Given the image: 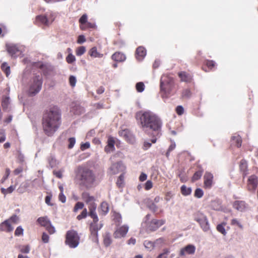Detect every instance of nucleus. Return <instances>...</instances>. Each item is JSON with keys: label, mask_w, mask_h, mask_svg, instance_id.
<instances>
[{"label": "nucleus", "mask_w": 258, "mask_h": 258, "mask_svg": "<svg viewBox=\"0 0 258 258\" xmlns=\"http://www.w3.org/2000/svg\"><path fill=\"white\" fill-rule=\"evenodd\" d=\"M137 117L143 130L158 136L161 131L162 123L160 118L154 112L150 111H142L137 114Z\"/></svg>", "instance_id": "obj_1"}, {"label": "nucleus", "mask_w": 258, "mask_h": 258, "mask_svg": "<svg viewBox=\"0 0 258 258\" xmlns=\"http://www.w3.org/2000/svg\"><path fill=\"white\" fill-rule=\"evenodd\" d=\"M61 123V112L56 106H50L45 112L42 125L44 131L48 136L52 135L58 128Z\"/></svg>", "instance_id": "obj_2"}, {"label": "nucleus", "mask_w": 258, "mask_h": 258, "mask_svg": "<svg viewBox=\"0 0 258 258\" xmlns=\"http://www.w3.org/2000/svg\"><path fill=\"white\" fill-rule=\"evenodd\" d=\"M96 208L97 205L90 206L88 207V214L89 216L93 219V222L90 225V238L93 242L98 244L99 243L98 232L102 228L103 224L101 223H98L99 219L96 212Z\"/></svg>", "instance_id": "obj_3"}, {"label": "nucleus", "mask_w": 258, "mask_h": 258, "mask_svg": "<svg viewBox=\"0 0 258 258\" xmlns=\"http://www.w3.org/2000/svg\"><path fill=\"white\" fill-rule=\"evenodd\" d=\"M77 177L86 187H91L95 181V176L90 169L79 166L77 169Z\"/></svg>", "instance_id": "obj_4"}, {"label": "nucleus", "mask_w": 258, "mask_h": 258, "mask_svg": "<svg viewBox=\"0 0 258 258\" xmlns=\"http://www.w3.org/2000/svg\"><path fill=\"white\" fill-rule=\"evenodd\" d=\"M42 85V77L41 75L34 76L30 80L28 94L30 96H35L40 92Z\"/></svg>", "instance_id": "obj_5"}, {"label": "nucleus", "mask_w": 258, "mask_h": 258, "mask_svg": "<svg viewBox=\"0 0 258 258\" xmlns=\"http://www.w3.org/2000/svg\"><path fill=\"white\" fill-rule=\"evenodd\" d=\"M80 242V237L75 230L68 231L66 234V243L71 248H76Z\"/></svg>", "instance_id": "obj_6"}, {"label": "nucleus", "mask_w": 258, "mask_h": 258, "mask_svg": "<svg viewBox=\"0 0 258 258\" xmlns=\"http://www.w3.org/2000/svg\"><path fill=\"white\" fill-rule=\"evenodd\" d=\"M6 48L8 53L14 58L20 56L23 52L21 47L12 43L7 44Z\"/></svg>", "instance_id": "obj_7"}, {"label": "nucleus", "mask_w": 258, "mask_h": 258, "mask_svg": "<svg viewBox=\"0 0 258 258\" xmlns=\"http://www.w3.org/2000/svg\"><path fill=\"white\" fill-rule=\"evenodd\" d=\"M195 220L199 223L204 231L207 232L209 230L210 225L208 219L203 214L200 212L197 213L195 215Z\"/></svg>", "instance_id": "obj_8"}, {"label": "nucleus", "mask_w": 258, "mask_h": 258, "mask_svg": "<svg viewBox=\"0 0 258 258\" xmlns=\"http://www.w3.org/2000/svg\"><path fill=\"white\" fill-rule=\"evenodd\" d=\"M173 83V78L168 75H163L160 80V88L162 91H168Z\"/></svg>", "instance_id": "obj_9"}, {"label": "nucleus", "mask_w": 258, "mask_h": 258, "mask_svg": "<svg viewBox=\"0 0 258 258\" xmlns=\"http://www.w3.org/2000/svg\"><path fill=\"white\" fill-rule=\"evenodd\" d=\"M128 231V226L123 225L117 228L113 233V236L115 238L119 239L124 237L126 235Z\"/></svg>", "instance_id": "obj_10"}, {"label": "nucleus", "mask_w": 258, "mask_h": 258, "mask_svg": "<svg viewBox=\"0 0 258 258\" xmlns=\"http://www.w3.org/2000/svg\"><path fill=\"white\" fill-rule=\"evenodd\" d=\"M234 209L240 212H244L248 209V205L243 201H235L232 204Z\"/></svg>", "instance_id": "obj_11"}, {"label": "nucleus", "mask_w": 258, "mask_h": 258, "mask_svg": "<svg viewBox=\"0 0 258 258\" xmlns=\"http://www.w3.org/2000/svg\"><path fill=\"white\" fill-rule=\"evenodd\" d=\"M196 247L192 244H188L182 248L179 252V255L184 256L186 254H194L196 251Z\"/></svg>", "instance_id": "obj_12"}, {"label": "nucleus", "mask_w": 258, "mask_h": 258, "mask_svg": "<svg viewBox=\"0 0 258 258\" xmlns=\"http://www.w3.org/2000/svg\"><path fill=\"white\" fill-rule=\"evenodd\" d=\"M257 177L255 175H252L249 176L247 181L248 189L249 191H254L257 187Z\"/></svg>", "instance_id": "obj_13"}, {"label": "nucleus", "mask_w": 258, "mask_h": 258, "mask_svg": "<svg viewBox=\"0 0 258 258\" xmlns=\"http://www.w3.org/2000/svg\"><path fill=\"white\" fill-rule=\"evenodd\" d=\"M125 167L121 162L113 164L110 167V171L112 174H115L124 170Z\"/></svg>", "instance_id": "obj_14"}, {"label": "nucleus", "mask_w": 258, "mask_h": 258, "mask_svg": "<svg viewBox=\"0 0 258 258\" xmlns=\"http://www.w3.org/2000/svg\"><path fill=\"white\" fill-rule=\"evenodd\" d=\"M165 221L163 220L153 219L150 223L148 229L151 231H155L163 225Z\"/></svg>", "instance_id": "obj_15"}, {"label": "nucleus", "mask_w": 258, "mask_h": 258, "mask_svg": "<svg viewBox=\"0 0 258 258\" xmlns=\"http://www.w3.org/2000/svg\"><path fill=\"white\" fill-rule=\"evenodd\" d=\"M14 227L7 219L0 224V231L7 233L13 231Z\"/></svg>", "instance_id": "obj_16"}, {"label": "nucleus", "mask_w": 258, "mask_h": 258, "mask_svg": "<svg viewBox=\"0 0 258 258\" xmlns=\"http://www.w3.org/2000/svg\"><path fill=\"white\" fill-rule=\"evenodd\" d=\"M82 199L88 205V207L90 206H96L97 204L95 203V198L93 196H91L87 192H83L82 195Z\"/></svg>", "instance_id": "obj_17"}, {"label": "nucleus", "mask_w": 258, "mask_h": 258, "mask_svg": "<svg viewBox=\"0 0 258 258\" xmlns=\"http://www.w3.org/2000/svg\"><path fill=\"white\" fill-rule=\"evenodd\" d=\"M204 185L206 188H210L213 183V176L210 172H206L204 176Z\"/></svg>", "instance_id": "obj_18"}, {"label": "nucleus", "mask_w": 258, "mask_h": 258, "mask_svg": "<svg viewBox=\"0 0 258 258\" xmlns=\"http://www.w3.org/2000/svg\"><path fill=\"white\" fill-rule=\"evenodd\" d=\"M115 141L112 137H109L107 140V144L104 148L105 151L107 153L113 152L114 149Z\"/></svg>", "instance_id": "obj_19"}, {"label": "nucleus", "mask_w": 258, "mask_h": 258, "mask_svg": "<svg viewBox=\"0 0 258 258\" xmlns=\"http://www.w3.org/2000/svg\"><path fill=\"white\" fill-rule=\"evenodd\" d=\"M146 55V50L144 47L140 46L137 48L136 50V58L138 60H142Z\"/></svg>", "instance_id": "obj_20"}, {"label": "nucleus", "mask_w": 258, "mask_h": 258, "mask_svg": "<svg viewBox=\"0 0 258 258\" xmlns=\"http://www.w3.org/2000/svg\"><path fill=\"white\" fill-rule=\"evenodd\" d=\"M155 247L161 248L164 246L167 245V241L166 238L161 237L154 241Z\"/></svg>", "instance_id": "obj_21"}, {"label": "nucleus", "mask_w": 258, "mask_h": 258, "mask_svg": "<svg viewBox=\"0 0 258 258\" xmlns=\"http://www.w3.org/2000/svg\"><path fill=\"white\" fill-rule=\"evenodd\" d=\"M36 23L38 24H43L48 26L47 17L45 16L39 15L36 18Z\"/></svg>", "instance_id": "obj_22"}, {"label": "nucleus", "mask_w": 258, "mask_h": 258, "mask_svg": "<svg viewBox=\"0 0 258 258\" xmlns=\"http://www.w3.org/2000/svg\"><path fill=\"white\" fill-rule=\"evenodd\" d=\"M112 59L116 61H123L126 57L124 54L120 52H115L112 55Z\"/></svg>", "instance_id": "obj_23"}, {"label": "nucleus", "mask_w": 258, "mask_h": 258, "mask_svg": "<svg viewBox=\"0 0 258 258\" xmlns=\"http://www.w3.org/2000/svg\"><path fill=\"white\" fill-rule=\"evenodd\" d=\"M100 213L101 214L105 215L109 211V205L106 202L101 203L99 208Z\"/></svg>", "instance_id": "obj_24"}, {"label": "nucleus", "mask_w": 258, "mask_h": 258, "mask_svg": "<svg viewBox=\"0 0 258 258\" xmlns=\"http://www.w3.org/2000/svg\"><path fill=\"white\" fill-rule=\"evenodd\" d=\"M178 75L182 81L189 82L192 79L191 76L184 72L179 73Z\"/></svg>", "instance_id": "obj_25"}, {"label": "nucleus", "mask_w": 258, "mask_h": 258, "mask_svg": "<svg viewBox=\"0 0 258 258\" xmlns=\"http://www.w3.org/2000/svg\"><path fill=\"white\" fill-rule=\"evenodd\" d=\"M37 222L42 226L45 228L51 223L47 217H41L37 219Z\"/></svg>", "instance_id": "obj_26"}, {"label": "nucleus", "mask_w": 258, "mask_h": 258, "mask_svg": "<svg viewBox=\"0 0 258 258\" xmlns=\"http://www.w3.org/2000/svg\"><path fill=\"white\" fill-rule=\"evenodd\" d=\"M89 55L93 57L101 58L103 56V54L100 53L97 51L96 47H92L89 51Z\"/></svg>", "instance_id": "obj_27"}, {"label": "nucleus", "mask_w": 258, "mask_h": 258, "mask_svg": "<svg viewBox=\"0 0 258 258\" xmlns=\"http://www.w3.org/2000/svg\"><path fill=\"white\" fill-rule=\"evenodd\" d=\"M48 163L51 168L57 167L60 162L57 160L54 157L51 156L48 159Z\"/></svg>", "instance_id": "obj_28"}, {"label": "nucleus", "mask_w": 258, "mask_h": 258, "mask_svg": "<svg viewBox=\"0 0 258 258\" xmlns=\"http://www.w3.org/2000/svg\"><path fill=\"white\" fill-rule=\"evenodd\" d=\"M103 243L106 247L109 246L111 244L112 239L109 233H106L104 235Z\"/></svg>", "instance_id": "obj_29"}, {"label": "nucleus", "mask_w": 258, "mask_h": 258, "mask_svg": "<svg viewBox=\"0 0 258 258\" xmlns=\"http://www.w3.org/2000/svg\"><path fill=\"white\" fill-rule=\"evenodd\" d=\"M10 103V98L9 97H5L3 98L2 102V106L3 110H7Z\"/></svg>", "instance_id": "obj_30"}, {"label": "nucleus", "mask_w": 258, "mask_h": 258, "mask_svg": "<svg viewBox=\"0 0 258 258\" xmlns=\"http://www.w3.org/2000/svg\"><path fill=\"white\" fill-rule=\"evenodd\" d=\"M155 136H157L156 135V134H153V138L151 140V142H150L149 141H145L144 142V149L145 150H147L148 149H149L151 146L152 143H155L156 142L157 139H156V138L155 137Z\"/></svg>", "instance_id": "obj_31"}, {"label": "nucleus", "mask_w": 258, "mask_h": 258, "mask_svg": "<svg viewBox=\"0 0 258 258\" xmlns=\"http://www.w3.org/2000/svg\"><path fill=\"white\" fill-rule=\"evenodd\" d=\"M181 192L182 195L187 196L191 194V188L188 187L185 185H183L181 187Z\"/></svg>", "instance_id": "obj_32"}, {"label": "nucleus", "mask_w": 258, "mask_h": 258, "mask_svg": "<svg viewBox=\"0 0 258 258\" xmlns=\"http://www.w3.org/2000/svg\"><path fill=\"white\" fill-rule=\"evenodd\" d=\"M144 245L146 249L149 251L153 250L155 247L154 241L152 242L149 240H145L144 242Z\"/></svg>", "instance_id": "obj_33"}, {"label": "nucleus", "mask_w": 258, "mask_h": 258, "mask_svg": "<svg viewBox=\"0 0 258 258\" xmlns=\"http://www.w3.org/2000/svg\"><path fill=\"white\" fill-rule=\"evenodd\" d=\"M2 70L5 72L6 76L8 77L11 73L10 67L8 65L7 62H4L1 66Z\"/></svg>", "instance_id": "obj_34"}, {"label": "nucleus", "mask_w": 258, "mask_h": 258, "mask_svg": "<svg viewBox=\"0 0 258 258\" xmlns=\"http://www.w3.org/2000/svg\"><path fill=\"white\" fill-rule=\"evenodd\" d=\"M232 140L233 143H234L237 147H240L241 146L242 140L241 137L239 135L232 136Z\"/></svg>", "instance_id": "obj_35"}, {"label": "nucleus", "mask_w": 258, "mask_h": 258, "mask_svg": "<svg viewBox=\"0 0 258 258\" xmlns=\"http://www.w3.org/2000/svg\"><path fill=\"white\" fill-rule=\"evenodd\" d=\"M47 17L48 26L50 25L54 20L55 18V14L53 13H48L46 15Z\"/></svg>", "instance_id": "obj_36"}, {"label": "nucleus", "mask_w": 258, "mask_h": 258, "mask_svg": "<svg viewBox=\"0 0 258 258\" xmlns=\"http://www.w3.org/2000/svg\"><path fill=\"white\" fill-rule=\"evenodd\" d=\"M203 170H200L197 171L194 174L192 178V180L193 181H196V180L199 179L201 177V176L203 174Z\"/></svg>", "instance_id": "obj_37"}, {"label": "nucleus", "mask_w": 258, "mask_h": 258, "mask_svg": "<svg viewBox=\"0 0 258 258\" xmlns=\"http://www.w3.org/2000/svg\"><path fill=\"white\" fill-rule=\"evenodd\" d=\"M7 220L12 225L13 224H17L19 222V218L17 215H14Z\"/></svg>", "instance_id": "obj_38"}, {"label": "nucleus", "mask_w": 258, "mask_h": 258, "mask_svg": "<svg viewBox=\"0 0 258 258\" xmlns=\"http://www.w3.org/2000/svg\"><path fill=\"white\" fill-rule=\"evenodd\" d=\"M119 135L123 137L125 140H129L130 135L128 130H124L119 132Z\"/></svg>", "instance_id": "obj_39"}, {"label": "nucleus", "mask_w": 258, "mask_h": 258, "mask_svg": "<svg viewBox=\"0 0 258 258\" xmlns=\"http://www.w3.org/2000/svg\"><path fill=\"white\" fill-rule=\"evenodd\" d=\"M29 186V183L27 182L21 184L20 186L18 188V191L20 193H23L25 191L26 189Z\"/></svg>", "instance_id": "obj_40"}, {"label": "nucleus", "mask_w": 258, "mask_h": 258, "mask_svg": "<svg viewBox=\"0 0 258 258\" xmlns=\"http://www.w3.org/2000/svg\"><path fill=\"white\" fill-rule=\"evenodd\" d=\"M66 61L69 63H72L76 61V57L72 53H70L66 57Z\"/></svg>", "instance_id": "obj_41"}, {"label": "nucleus", "mask_w": 258, "mask_h": 258, "mask_svg": "<svg viewBox=\"0 0 258 258\" xmlns=\"http://www.w3.org/2000/svg\"><path fill=\"white\" fill-rule=\"evenodd\" d=\"M86 51V48L85 46H80L79 47L76 51V54L78 55V56H81L82 55V54H83Z\"/></svg>", "instance_id": "obj_42"}, {"label": "nucleus", "mask_w": 258, "mask_h": 258, "mask_svg": "<svg viewBox=\"0 0 258 258\" xmlns=\"http://www.w3.org/2000/svg\"><path fill=\"white\" fill-rule=\"evenodd\" d=\"M23 234L24 229L21 226H18L15 231V235L17 236H20L23 235Z\"/></svg>", "instance_id": "obj_43"}, {"label": "nucleus", "mask_w": 258, "mask_h": 258, "mask_svg": "<svg viewBox=\"0 0 258 258\" xmlns=\"http://www.w3.org/2000/svg\"><path fill=\"white\" fill-rule=\"evenodd\" d=\"M88 212H87V209H84L83 211L82 212V213H81V214L79 215L77 218L78 220H80L82 219H84V218H85L87 215H88Z\"/></svg>", "instance_id": "obj_44"}, {"label": "nucleus", "mask_w": 258, "mask_h": 258, "mask_svg": "<svg viewBox=\"0 0 258 258\" xmlns=\"http://www.w3.org/2000/svg\"><path fill=\"white\" fill-rule=\"evenodd\" d=\"M224 225L225 224H223L218 225L217 226V229L219 232L225 235L226 234V232L224 228Z\"/></svg>", "instance_id": "obj_45"}, {"label": "nucleus", "mask_w": 258, "mask_h": 258, "mask_svg": "<svg viewBox=\"0 0 258 258\" xmlns=\"http://www.w3.org/2000/svg\"><path fill=\"white\" fill-rule=\"evenodd\" d=\"M136 89L139 92H142L145 89V85L142 82H139L136 84Z\"/></svg>", "instance_id": "obj_46"}, {"label": "nucleus", "mask_w": 258, "mask_h": 258, "mask_svg": "<svg viewBox=\"0 0 258 258\" xmlns=\"http://www.w3.org/2000/svg\"><path fill=\"white\" fill-rule=\"evenodd\" d=\"M124 181V175L123 174H121L119 176L117 181H116V184L118 187H121L123 185Z\"/></svg>", "instance_id": "obj_47"}, {"label": "nucleus", "mask_w": 258, "mask_h": 258, "mask_svg": "<svg viewBox=\"0 0 258 258\" xmlns=\"http://www.w3.org/2000/svg\"><path fill=\"white\" fill-rule=\"evenodd\" d=\"M76 82L77 79L76 77H75L74 76H71L69 78V83L70 85L72 87H74L76 86Z\"/></svg>", "instance_id": "obj_48"}, {"label": "nucleus", "mask_w": 258, "mask_h": 258, "mask_svg": "<svg viewBox=\"0 0 258 258\" xmlns=\"http://www.w3.org/2000/svg\"><path fill=\"white\" fill-rule=\"evenodd\" d=\"M84 204L82 202H77L76 205H75V206L74 207V211L75 212H76L77 211H78L79 210H80V209H82L84 207Z\"/></svg>", "instance_id": "obj_49"}, {"label": "nucleus", "mask_w": 258, "mask_h": 258, "mask_svg": "<svg viewBox=\"0 0 258 258\" xmlns=\"http://www.w3.org/2000/svg\"><path fill=\"white\" fill-rule=\"evenodd\" d=\"M247 167V163L245 160H241L240 164V168L241 171L245 172Z\"/></svg>", "instance_id": "obj_50"}, {"label": "nucleus", "mask_w": 258, "mask_h": 258, "mask_svg": "<svg viewBox=\"0 0 258 258\" xmlns=\"http://www.w3.org/2000/svg\"><path fill=\"white\" fill-rule=\"evenodd\" d=\"M191 95V92L188 89H185L183 91L182 96L183 98H188Z\"/></svg>", "instance_id": "obj_51"}, {"label": "nucleus", "mask_w": 258, "mask_h": 258, "mask_svg": "<svg viewBox=\"0 0 258 258\" xmlns=\"http://www.w3.org/2000/svg\"><path fill=\"white\" fill-rule=\"evenodd\" d=\"M203 196V191L201 188L196 189L195 192V196L198 198H201Z\"/></svg>", "instance_id": "obj_52"}, {"label": "nucleus", "mask_w": 258, "mask_h": 258, "mask_svg": "<svg viewBox=\"0 0 258 258\" xmlns=\"http://www.w3.org/2000/svg\"><path fill=\"white\" fill-rule=\"evenodd\" d=\"M148 208L152 211L155 212L158 210V207L155 205L154 203L152 202L151 204L148 205Z\"/></svg>", "instance_id": "obj_53"}, {"label": "nucleus", "mask_w": 258, "mask_h": 258, "mask_svg": "<svg viewBox=\"0 0 258 258\" xmlns=\"http://www.w3.org/2000/svg\"><path fill=\"white\" fill-rule=\"evenodd\" d=\"M76 143V139L75 138H70L69 139V145L68 148L69 149H72L74 146L75 144Z\"/></svg>", "instance_id": "obj_54"}, {"label": "nucleus", "mask_w": 258, "mask_h": 258, "mask_svg": "<svg viewBox=\"0 0 258 258\" xmlns=\"http://www.w3.org/2000/svg\"><path fill=\"white\" fill-rule=\"evenodd\" d=\"M90 147V144L89 142H87L85 143H82L80 146V149L82 151H84Z\"/></svg>", "instance_id": "obj_55"}, {"label": "nucleus", "mask_w": 258, "mask_h": 258, "mask_svg": "<svg viewBox=\"0 0 258 258\" xmlns=\"http://www.w3.org/2000/svg\"><path fill=\"white\" fill-rule=\"evenodd\" d=\"M87 15L86 14H84L80 18L79 22L81 24V25L85 24L87 22Z\"/></svg>", "instance_id": "obj_56"}, {"label": "nucleus", "mask_w": 258, "mask_h": 258, "mask_svg": "<svg viewBox=\"0 0 258 258\" xmlns=\"http://www.w3.org/2000/svg\"><path fill=\"white\" fill-rule=\"evenodd\" d=\"M10 174V170L9 168H7L6 170L5 174L2 179V183H4L5 180L8 178Z\"/></svg>", "instance_id": "obj_57"}, {"label": "nucleus", "mask_w": 258, "mask_h": 258, "mask_svg": "<svg viewBox=\"0 0 258 258\" xmlns=\"http://www.w3.org/2000/svg\"><path fill=\"white\" fill-rule=\"evenodd\" d=\"M231 224L232 225H236L240 228H242V225L240 224L238 220L236 219H233L231 220Z\"/></svg>", "instance_id": "obj_58"}, {"label": "nucleus", "mask_w": 258, "mask_h": 258, "mask_svg": "<svg viewBox=\"0 0 258 258\" xmlns=\"http://www.w3.org/2000/svg\"><path fill=\"white\" fill-rule=\"evenodd\" d=\"M152 187L153 183L151 180H148L145 184V188L147 190L150 189Z\"/></svg>", "instance_id": "obj_59"}, {"label": "nucleus", "mask_w": 258, "mask_h": 258, "mask_svg": "<svg viewBox=\"0 0 258 258\" xmlns=\"http://www.w3.org/2000/svg\"><path fill=\"white\" fill-rule=\"evenodd\" d=\"M176 145L174 142H173L171 144L170 146H169L168 151L166 153V156L168 157L169 155V153L170 152H171L172 150H173L175 148Z\"/></svg>", "instance_id": "obj_60"}, {"label": "nucleus", "mask_w": 258, "mask_h": 258, "mask_svg": "<svg viewBox=\"0 0 258 258\" xmlns=\"http://www.w3.org/2000/svg\"><path fill=\"white\" fill-rule=\"evenodd\" d=\"M178 176L182 182H185L187 180V177L184 174L180 173Z\"/></svg>", "instance_id": "obj_61"}, {"label": "nucleus", "mask_w": 258, "mask_h": 258, "mask_svg": "<svg viewBox=\"0 0 258 258\" xmlns=\"http://www.w3.org/2000/svg\"><path fill=\"white\" fill-rule=\"evenodd\" d=\"M46 229L50 234H53L55 232V228L51 225V223L46 227Z\"/></svg>", "instance_id": "obj_62"}, {"label": "nucleus", "mask_w": 258, "mask_h": 258, "mask_svg": "<svg viewBox=\"0 0 258 258\" xmlns=\"http://www.w3.org/2000/svg\"><path fill=\"white\" fill-rule=\"evenodd\" d=\"M176 113L181 115L183 113L184 109L182 106H178L176 109Z\"/></svg>", "instance_id": "obj_63"}, {"label": "nucleus", "mask_w": 258, "mask_h": 258, "mask_svg": "<svg viewBox=\"0 0 258 258\" xmlns=\"http://www.w3.org/2000/svg\"><path fill=\"white\" fill-rule=\"evenodd\" d=\"M206 64L209 68L212 69L215 67V62L213 60H207L206 62Z\"/></svg>", "instance_id": "obj_64"}]
</instances>
